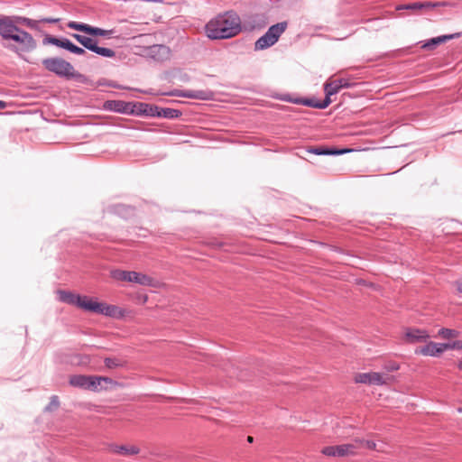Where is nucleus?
I'll return each mask as SVG.
<instances>
[{
    "label": "nucleus",
    "mask_w": 462,
    "mask_h": 462,
    "mask_svg": "<svg viewBox=\"0 0 462 462\" xmlns=\"http://www.w3.org/2000/svg\"><path fill=\"white\" fill-rule=\"evenodd\" d=\"M0 37L3 46L20 58L37 48L33 36L15 24L8 15L0 16Z\"/></svg>",
    "instance_id": "obj_1"
},
{
    "label": "nucleus",
    "mask_w": 462,
    "mask_h": 462,
    "mask_svg": "<svg viewBox=\"0 0 462 462\" xmlns=\"http://www.w3.org/2000/svg\"><path fill=\"white\" fill-rule=\"evenodd\" d=\"M207 36L212 40L229 39L241 31V21L236 13L230 11L217 15L206 24Z\"/></svg>",
    "instance_id": "obj_2"
},
{
    "label": "nucleus",
    "mask_w": 462,
    "mask_h": 462,
    "mask_svg": "<svg viewBox=\"0 0 462 462\" xmlns=\"http://www.w3.org/2000/svg\"><path fill=\"white\" fill-rule=\"evenodd\" d=\"M42 63L46 70L54 73L60 78L70 79L79 75L76 72L70 62L60 57L43 59Z\"/></svg>",
    "instance_id": "obj_3"
},
{
    "label": "nucleus",
    "mask_w": 462,
    "mask_h": 462,
    "mask_svg": "<svg viewBox=\"0 0 462 462\" xmlns=\"http://www.w3.org/2000/svg\"><path fill=\"white\" fill-rule=\"evenodd\" d=\"M136 116H145L150 117H160L175 119L182 116L180 110L174 108H162L155 105H150L147 103L137 102V112Z\"/></svg>",
    "instance_id": "obj_4"
},
{
    "label": "nucleus",
    "mask_w": 462,
    "mask_h": 462,
    "mask_svg": "<svg viewBox=\"0 0 462 462\" xmlns=\"http://www.w3.org/2000/svg\"><path fill=\"white\" fill-rule=\"evenodd\" d=\"M287 26V22H281L270 26L267 32L255 42L254 50L263 51L274 45Z\"/></svg>",
    "instance_id": "obj_5"
},
{
    "label": "nucleus",
    "mask_w": 462,
    "mask_h": 462,
    "mask_svg": "<svg viewBox=\"0 0 462 462\" xmlns=\"http://www.w3.org/2000/svg\"><path fill=\"white\" fill-rule=\"evenodd\" d=\"M111 276L117 281L134 282L143 286H153L152 277L134 271L114 270L111 272Z\"/></svg>",
    "instance_id": "obj_6"
},
{
    "label": "nucleus",
    "mask_w": 462,
    "mask_h": 462,
    "mask_svg": "<svg viewBox=\"0 0 462 462\" xmlns=\"http://www.w3.org/2000/svg\"><path fill=\"white\" fill-rule=\"evenodd\" d=\"M161 95L168 96V97H180L186 98H192L198 100H211L213 99L214 93L208 89L203 90H180V89H173L168 92H162Z\"/></svg>",
    "instance_id": "obj_7"
},
{
    "label": "nucleus",
    "mask_w": 462,
    "mask_h": 462,
    "mask_svg": "<svg viewBox=\"0 0 462 462\" xmlns=\"http://www.w3.org/2000/svg\"><path fill=\"white\" fill-rule=\"evenodd\" d=\"M105 109L125 115H134L137 112V102H125L123 100H107L104 104Z\"/></svg>",
    "instance_id": "obj_8"
},
{
    "label": "nucleus",
    "mask_w": 462,
    "mask_h": 462,
    "mask_svg": "<svg viewBox=\"0 0 462 462\" xmlns=\"http://www.w3.org/2000/svg\"><path fill=\"white\" fill-rule=\"evenodd\" d=\"M445 350H447V346L445 345V343L427 341L426 345L415 349V354L424 356H439Z\"/></svg>",
    "instance_id": "obj_9"
},
{
    "label": "nucleus",
    "mask_w": 462,
    "mask_h": 462,
    "mask_svg": "<svg viewBox=\"0 0 462 462\" xmlns=\"http://www.w3.org/2000/svg\"><path fill=\"white\" fill-rule=\"evenodd\" d=\"M80 44L87 50L93 51L102 57L113 58L116 55V52L112 49L99 47L97 46L96 40L85 35Z\"/></svg>",
    "instance_id": "obj_10"
},
{
    "label": "nucleus",
    "mask_w": 462,
    "mask_h": 462,
    "mask_svg": "<svg viewBox=\"0 0 462 462\" xmlns=\"http://www.w3.org/2000/svg\"><path fill=\"white\" fill-rule=\"evenodd\" d=\"M404 337L407 343H426L430 335L426 329L408 328L405 329Z\"/></svg>",
    "instance_id": "obj_11"
},
{
    "label": "nucleus",
    "mask_w": 462,
    "mask_h": 462,
    "mask_svg": "<svg viewBox=\"0 0 462 462\" xmlns=\"http://www.w3.org/2000/svg\"><path fill=\"white\" fill-rule=\"evenodd\" d=\"M388 376L380 373H362L356 376V382L360 383H368L374 385H383L386 383Z\"/></svg>",
    "instance_id": "obj_12"
},
{
    "label": "nucleus",
    "mask_w": 462,
    "mask_h": 462,
    "mask_svg": "<svg viewBox=\"0 0 462 462\" xmlns=\"http://www.w3.org/2000/svg\"><path fill=\"white\" fill-rule=\"evenodd\" d=\"M352 84L346 79H337L331 81H328L324 84V91L326 96L329 98L331 96L337 94L342 88H349Z\"/></svg>",
    "instance_id": "obj_13"
},
{
    "label": "nucleus",
    "mask_w": 462,
    "mask_h": 462,
    "mask_svg": "<svg viewBox=\"0 0 462 462\" xmlns=\"http://www.w3.org/2000/svg\"><path fill=\"white\" fill-rule=\"evenodd\" d=\"M105 384H116V382L113 379L106 376H88V390H91L94 392L104 390L107 388V386Z\"/></svg>",
    "instance_id": "obj_14"
},
{
    "label": "nucleus",
    "mask_w": 462,
    "mask_h": 462,
    "mask_svg": "<svg viewBox=\"0 0 462 462\" xmlns=\"http://www.w3.org/2000/svg\"><path fill=\"white\" fill-rule=\"evenodd\" d=\"M461 35H462V32H456V33H452V34H446V35H441V36L434 37V38H431V39L426 41L422 44V48L426 49V50H433L438 45H439L441 43H444V42H446L447 41H449V40L457 39Z\"/></svg>",
    "instance_id": "obj_15"
},
{
    "label": "nucleus",
    "mask_w": 462,
    "mask_h": 462,
    "mask_svg": "<svg viewBox=\"0 0 462 462\" xmlns=\"http://www.w3.org/2000/svg\"><path fill=\"white\" fill-rule=\"evenodd\" d=\"M108 451L114 454H119L125 457H129L138 454L140 452V449L135 446L110 444L108 446Z\"/></svg>",
    "instance_id": "obj_16"
},
{
    "label": "nucleus",
    "mask_w": 462,
    "mask_h": 462,
    "mask_svg": "<svg viewBox=\"0 0 462 462\" xmlns=\"http://www.w3.org/2000/svg\"><path fill=\"white\" fill-rule=\"evenodd\" d=\"M437 6H439V3H431V2H414V3H410V4H404V5H400L396 7V10L397 11H402V10H410V11H419V10H421V9H424V8H427V9H432V8H435Z\"/></svg>",
    "instance_id": "obj_17"
},
{
    "label": "nucleus",
    "mask_w": 462,
    "mask_h": 462,
    "mask_svg": "<svg viewBox=\"0 0 462 462\" xmlns=\"http://www.w3.org/2000/svg\"><path fill=\"white\" fill-rule=\"evenodd\" d=\"M332 100L328 97H325L323 100H316L314 98H303V99H298L295 101L297 104H301L313 108H319V109H325L327 108L330 104Z\"/></svg>",
    "instance_id": "obj_18"
},
{
    "label": "nucleus",
    "mask_w": 462,
    "mask_h": 462,
    "mask_svg": "<svg viewBox=\"0 0 462 462\" xmlns=\"http://www.w3.org/2000/svg\"><path fill=\"white\" fill-rule=\"evenodd\" d=\"M310 152L317 155H340L351 152L350 149H336L326 146L313 147L309 150Z\"/></svg>",
    "instance_id": "obj_19"
},
{
    "label": "nucleus",
    "mask_w": 462,
    "mask_h": 462,
    "mask_svg": "<svg viewBox=\"0 0 462 462\" xmlns=\"http://www.w3.org/2000/svg\"><path fill=\"white\" fill-rule=\"evenodd\" d=\"M8 17L11 18L15 24H18L19 27H21V25H24L33 30H39V23H42V19L33 20L28 17L19 15H8Z\"/></svg>",
    "instance_id": "obj_20"
},
{
    "label": "nucleus",
    "mask_w": 462,
    "mask_h": 462,
    "mask_svg": "<svg viewBox=\"0 0 462 462\" xmlns=\"http://www.w3.org/2000/svg\"><path fill=\"white\" fill-rule=\"evenodd\" d=\"M169 47L162 44H157L150 47L149 54L155 60H164L170 56Z\"/></svg>",
    "instance_id": "obj_21"
},
{
    "label": "nucleus",
    "mask_w": 462,
    "mask_h": 462,
    "mask_svg": "<svg viewBox=\"0 0 462 462\" xmlns=\"http://www.w3.org/2000/svg\"><path fill=\"white\" fill-rule=\"evenodd\" d=\"M246 23L250 30H255L264 28L268 21L264 14H254L248 17Z\"/></svg>",
    "instance_id": "obj_22"
},
{
    "label": "nucleus",
    "mask_w": 462,
    "mask_h": 462,
    "mask_svg": "<svg viewBox=\"0 0 462 462\" xmlns=\"http://www.w3.org/2000/svg\"><path fill=\"white\" fill-rule=\"evenodd\" d=\"M57 293H58L59 300L61 302H65V303L76 306L77 301L79 300V295L74 294L70 291L60 290L57 291Z\"/></svg>",
    "instance_id": "obj_23"
},
{
    "label": "nucleus",
    "mask_w": 462,
    "mask_h": 462,
    "mask_svg": "<svg viewBox=\"0 0 462 462\" xmlns=\"http://www.w3.org/2000/svg\"><path fill=\"white\" fill-rule=\"evenodd\" d=\"M88 376L83 374L73 375L69 379V383L74 387L88 390Z\"/></svg>",
    "instance_id": "obj_24"
},
{
    "label": "nucleus",
    "mask_w": 462,
    "mask_h": 462,
    "mask_svg": "<svg viewBox=\"0 0 462 462\" xmlns=\"http://www.w3.org/2000/svg\"><path fill=\"white\" fill-rule=\"evenodd\" d=\"M356 448H357V446H356L355 444H352V443L338 445V446H337V457L353 455V454H355V451Z\"/></svg>",
    "instance_id": "obj_25"
},
{
    "label": "nucleus",
    "mask_w": 462,
    "mask_h": 462,
    "mask_svg": "<svg viewBox=\"0 0 462 462\" xmlns=\"http://www.w3.org/2000/svg\"><path fill=\"white\" fill-rule=\"evenodd\" d=\"M67 26L70 29L85 32L89 34L91 25L84 23H79L75 21H70L68 23Z\"/></svg>",
    "instance_id": "obj_26"
},
{
    "label": "nucleus",
    "mask_w": 462,
    "mask_h": 462,
    "mask_svg": "<svg viewBox=\"0 0 462 462\" xmlns=\"http://www.w3.org/2000/svg\"><path fill=\"white\" fill-rule=\"evenodd\" d=\"M113 32H114L113 30H104V29L98 28V27L91 26L90 27L89 35H92V36H103V37L109 38V37H111Z\"/></svg>",
    "instance_id": "obj_27"
},
{
    "label": "nucleus",
    "mask_w": 462,
    "mask_h": 462,
    "mask_svg": "<svg viewBox=\"0 0 462 462\" xmlns=\"http://www.w3.org/2000/svg\"><path fill=\"white\" fill-rule=\"evenodd\" d=\"M120 312V310L118 307L115 305H107L103 304V315H106L107 317H116L117 314Z\"/></svg>",
    "instance_id": "obj_28"
},
{
    "label": "nucleus",
    "mask_w": 462,
    "mask_h": 462,
    "mask_svg": "<svg viewBox=\"0 0 462 462\" xmlns=\"http://www.w3.org/2000/svg\"><path fill=\"white\" fill-rule=\"evenodd\" d=\"M439 336L449 339L458 337V332L455 329L442 328L439 330Z\"/></svg>",
    "instance_id": "obj_29"
},
{
    "label": "nucleus",
    "mask_w": 462,
    "mask_h": 462,
    "mask_svg": "<svg viewBox=\"0 0 462 462\" xmlns=\"http://www.w3.org/2000/svg\"><path fill=\"white\" fill-rule=\"evenodd\" d=\"M104 363H105V365L109 369L124 365V363L120 359L116 358V357H113V358L106 357L104 360Z\"/></svg>",
    "instance_id": "obj_30"
},
{
    "label": "nucleus",
    "mask_w": 462,
    "mask_h": 462,
    "mask_svg": "<svg viewBox=\"0 0 462 462\" xmlns=\"http://www.w3.org/2000/svg\"><path fill=\"white\" fill-rule=\"evenodd\" d=\"M60 406L59 397L57 395H52L51 397L49 404L44 408V411L51 412L57 410Z\"/></svg>",
    "instance_id": "obj_31"
},
{
    "label": "nucleus",
    "mask_w": 462,
    "mask_h": 462,
    "mask_svg": "<svg viewBox=\"0 0 462 462\" xmlns=\"http://www.w3.org/2000/svg\"><path fill=\"white\" fill-rule=\"evenodd\" d=\"M92 300H93L88 296L79 295V300L77 301L76 306L88 311V306L91 304Z\"/></svg>",
    "instance_id": "obj_32"
},
{
    "label": "nucleus",
    "mask_w": 462,
    "mask_h": 462,
    "mask_svg": "<svg viewBox=\"0 0 462 462\" xmlns=\"http://www.w3.org/2000/svg\"><path fill=\"white\" fill-rule=\"evenodd\" d=\"M103 304L98 301L92 300L91 304L88 306V310L93 313L102 314L103 312Z\"/></svg>",
    "instance_id": "obj_33"
},
{
    "label": "nucleus",
    "mask_w": 462,
    "mask_h": 462,
    "mask_svg": "<svg viewBox=\"0 0 462 462\" xmlns=\"http://www.w3.org/2000/svg\"><path fill=\"white\" fill-rule=\"evenodd\" d=\"M60 41V38H57V37L52 36V35H46L43 38L42 43L44 45L51 44V45H54V46L58 47Z\"/></svg>",
    "instance_id": "obj_34"
},
{
    "label": "nucleus",
    "mask_w": 462,
    "mask_h": 462,
    "mask_svg": "<svg viewBox=\"0 0 462 462\" xmlns=\"http://www.w3.org/2000/svg\"><path fill=\"white\" fill-rule=\"evenodd\" d=\"M74 43L69 41V39L67 38H60V41L59 42V46L60 48H62V49H65L69 51H71L72 47H73Z\"/></svg>",
    "instance_id": "obj_35"
},
{
    "label": "nucleus",
    "mask_w": 462,
    "mask_h": 462,
    "mask_svg": "<svg viewBox=\"0 0 462 462\" xmlns=\"http://www.w3.org/2000/svg\"><path fill=\"white\" fill-rule=\"evenodd\" d=\"M322 453L326 456H329V457H336L337 456V446H328V447H325L323 449H322Z\"/></svg>",
    "instance_id": "obj_36"
},
{
    "label": "nucleus",
    "mask_w": 462,
    "mask_h": 462,
    "mask_svg": "<svg viewBox=\"0 0 462 462\" xmlns=\"http://www.w3.org/2000/svg\"><path fill=\"white\" fill-rule=\"evenodd\" d=\"M400 368V365L393 361L388 362L384 365V369L387 372H394L397 371Z\"/></svg>",
    "instance_id": "obj_37"
},
{
    "label": "nucleus",
    "mask_w": 462,
    "mask_h": 462,
    "mask_svg": "<svg viewBox=\"0 0 462 462\" xmlns=\"http://www.w3.org/2000/svg\"><path fill=\"white\" fill-rule=\"evenodd\" d=\"M448 349H456V348H461L462 349V341H455L453 343H445Z\"/></svg>",
    "instance_id": "obj_38"
},
{
    "label": "nucleus",
    "mask_w": 462,
    "mask_h": 462,
    "mask_svg": "<svg viewBox=\"0 0 462 462\" xmlns=\"http://www.w3.org/2000/svg\"><path fill=\"white\" fill-rule=\"evenodd\" d=\"M71 53H74V54H77V55H84L86 53V51L81 48V47H79L77 45H73L71 51H70Z\"/></svg>",
    "instance_id": "obj_39"
},
{
    "label": "nucleus",
    "mask_w": 462,
    "mask_h": 462,
    "mask_svg": "<svg viewBox=\"0 0 462 462\" xmlns=\"http://www.w3.org/2000/svg\"><path fill=\"white\" fill-rule=\"evenodd\" d=\"M365 447L368 449L374 450L376 448V444L373 440H365Z\"/></svg>",
    "instance_id": "obj_40"
},
{
    "label": "nucleus",
    "mask_w": 462,
    "mask_h": 462,
    "mask_svg": "<svg viewBox=\"0 0 462 462\" xmlns=\"http://www.w3.org/2000/svg\"><path fill=\"white\" fill-rule=\"evenodd\" d=\"M60 22L59 18H43L42 19V23H57Z\"/></svg>",
    "instance_id": "obj_41"
},
{
    "label": "nucleus",
    "mask_w": 462,
    "mask_h": 462,
    "mask_svg": "<svg viewBox=\"0 0 462 462\" xmlns=\"http://www.w3.org/2000/svg\"><path fill=\"white\" fill-rule=\"evenodd\" d=\"M365 439L356 438V439H355V443L354 444L356 446H357V448H358L360 447H365Z\"/></svg>",
    "instance_id": "obj_42"
},
{
    "label": "nucleus",
    "mask_w": 462,
    "mask_h": 462,
    "mask_svg": "<svg viewBox=\"0 0 462 462\" xmlns=\"http://www.w3.org/2000/svg\"><path fill=\"white\" fill-rule=\"evenodd\" d=\"M71 36L79 43H81L84 35L79 34V33H72Z\"/></svg>",
    "instance_id": "obj_43"
},
{
    "label": "nucleus",
    "mask_w": 462,
    "mask_h": 462,
    "mask_svg": "<svg viewBox=\"0 0 462 462\" xmlns=\"http://www.w3.org/2000/svg\"><path fill=\"white\" fill-rule=\"evenodd\" d=\"M71 36L79 43H81L84 35L79 34V33H72Z\"/></svg>",
    "instance_id": "obj_44"
},
{
    "label": "nucleus",
    "mask_w": 462,
    "mask_h": 462,
    "mask_svg": "<svg viewBox=\"0 0 462 462\" xmlns=\"http://www.w3.org/2000/svg\"><path fill=\"white\" fill-rule=\"evenodd\" d=\"M143 92L149 95H159V93L154 92L153 89H149Z\"/></svg>",
    "instance_id": "obj_45"
},
{
    "label": "nucleus",
    "mask_w": 462,
    "mask_h": 462,
    "mask_svg": "<svg viewBox=\"0 0 462 462\" xmlns=\"http://www.w3.org/2000/svg\"><path fill=\"white\" fill-rule=\"evenodd\" d=\"M6 107V103L3 100H0V109H4Z\"/></svg>",
    "instance_id": "obj_46"
},
{
    "label": "nucleus",
    "mask_w": 462,
    "mask_h": 462,
    "mask_svg": "<svg viewBox=\"0 0 462 462\" xmlns=\"http://www.w3.org/2000/svg\"><path fill=\"white\" fill-rule=\"evenodd\" d=\"M247 441H248L249 443H253V441H254V438H253V437H251V436H248V437H247Z\"/></svg>",
    "instance_id": "obj_47"
},
{
    "label": "nucleus",
    "mask_w": 462,
    "mask_h": 462,
    "mask_svg": "<svg viewBox=\"0 0 462 462\" xmlns=\"http://www.w3.org/2000/svg\"><path fill=\"white\" fill-rule=\"evenodd\" d=\"M457 368L459 370H462V361H460L458 364H457Z\"/></svg>",
    "instance_id": "obj_48"
},
{
    "label": "nucleus",
    "mask_w": 462,
    "mask_h": 462,
    "mask_svg": "<svg viewBox=\"0 0 462 462\" xmlns=\"http://www.w3.org/2000/svg\"><path fill=\"white\" fill-rule=\"evenodd\" d=\"M459 291L462 292V287H461V288H459Z\"/></svg>",
    "instance_id": "obj_49"
}]
</instances>
